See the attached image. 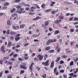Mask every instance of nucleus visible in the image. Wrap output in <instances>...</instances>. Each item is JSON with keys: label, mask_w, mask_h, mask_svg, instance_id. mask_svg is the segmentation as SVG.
<instances>
[{"label": "nucleus", "mask_w": 78, "mask_h": 78, "mask_svg": "<svg viewBox=\"0 0 78 78\" xmlns=\"http://www.w3.org/2000/svg\"><path fill=\"white\" fill-rule=\"evenodd\" d=\"M59 19H60L59 20H56L55 21L54 23H56V24H58V23H61V19H64V16H60L58 17Z\"/></svg>", "instance_id": "obj_1"}, {"label": "nucleus", "mask_w": 78, "mask_h": 78, "mask_svg": "<svg viewBox=\"0 0 78 78\" xmlns=\"http://www.w3.org/2000/svg\"><path fill=\"white\" fill-rule=\"evenodd\" d=\"M49 60H48L45 62H42V65H44L45 66H48L49 65Z\"/></svg>", "instance_id": "obj_2"}, {"label": "nucleus", "mask_w": 78, "mask_h": 78, "mask_svg": "<svg viewBox=\"0 0 78 78\" xmlns=\"http://www.w3.org/2000/svg\"><path fill=\"white\" fill-rule=\"evenodd\" d=\"M54 73H55V75H59V72L57 71V68H55L54 69Z\"/></svg>", "instance_id": "obj_3"}, {"label": "nucleus", "mask_w": 78, "mask_h": 78, "mask_svg": "<svg viewBox=\"0 0 78 78\" xmlns=\"http://www.w3.org/2000/svg\"><path fill=\"white\" fill-rule=\"evenodd\" d=\"M0 50L2 52V53H5L6 51L5 50V46L4 45H3L2 46Z\"/></svg>", "instance_id": "obj_4"}, {"label": "nucleus", "mask_w": 78, "mask_h": 78, "mask_svg": "<svg viewBox=\"0 0 78 78\" xmlns=\"http://www.w3.org/2000/svg\"><path fill=\"white\" fill-rule=\"evenodd\" d=\"M34 65V63H32L29 67V69L30 70V72H32V70H33V66Z\"/></svg>", "instance_id": "obj_5"}, {"label": "nucleus", "mask_w": 78, "mask_h": 78, "mask_svg": "<svg viewBox=\"0 0 78 78\" xmlns=\"http://www.w3.org/2000/svg\"><path fill=\"white\" fill-rule=\"evenodd\" d=\"M38 58H39V60L41 61L43 59V57H44V56L41 55V54H39L37 56Z\"/></svg>", "instance_id": "obj_6"}, {"label": "nucleus", "mask_w": 78, "mask_h": 78, "mask_svg": "<svg viewBox=\"0 0 78 78\" xmlns=\"http://www.w3.org/2000/svg\"><path fill=\"white\" fill-rule=\"evenodd\" d=\"M54 61H53L52 62L51 64L50 65V67L51 68H53V67H54Z\"/></svg>", "instance_id": "obj_7"}, {"label": "nucleus", "mask_w": 78, "mask_h": 78, "mask_svg": "<svg viewBox=\"0 0 78 78\" xmlns=\"http://www.w3.org/2000/svg\"><path fill=\"white\" fill-rule=\"evenodd\" d=\"M41 19V17H39V16H37L35 18L33 19V20H37L38 19Z\"/></svg>", "instance_id": "obj_8"}, {"label": "nucleus", "mask_w": 78, "mask_h": 78, "mask_svg": "<svg viewBox=\"0 0 78 78\" xmlns=\"http://www.w3.org/2000/svg\"><path fill=\"white\" fill-rule=\"evenodd\" d=\"M39 35H40V33H39L38 35H33V37H39Z\"/></svg>", "instance_id": "obj_9"}, {"label": "nucleus", "mask_w": 78, "mask_h": 78, "mask_svg": "<svg viewBox=\"0 0 78 78\" xmlns=\"http://www.w3.org/2000/svg\"><path fill=\"white\" fill-rule=\"evenodd\" d=\"M60 59H61V58H60V57H58L55 60V62H58V61H59L60 60Z\"/></svg>", "instance_id": "obj_10"}, {"label": "nucleus", "mask_w": 78, "mask_h": 78, "mask_svg": "<svg viewBox=\"0 0 78 78\" xmlns=\"http://www.w3.org/2000/svg\"><path fill=\"white\" fill-rule=\"evenodd\" d=\"M20 67L21 69H27V68L23 65H21Z\"/></svg>", "instance_id": "obj_11"}, {"label": "nucleus", "mask_w": 78, "mask_h": 78, "mask_svg": "<svg viewBox=\"0 0 78 78\" xmlns=\"http://www.w3.org/2000/svg\"><path fill=\"white\" fill-rule=\"evenodd\" d=\"M51 41V39L49 40L47 43V45H49L50 43H52Z\"/></svg>", "instance_id": "obj_12"}, {"label": "nucleus", "mask_w": 78, "mask_h": 78, "mask_svg": "<svg viewBox=\"0 0 78 78\" xmlns=\"http://www.w3.org/2000/svg\"><path fill=\"white\" fill-rule=\"evenodd\" d=\"M20 38L19 37H16L15 38V40L16 41H18L20 40Z\"/></svg>", "instance_id": "obj_13"}, {"label": "nucleus", "mask_w": 78, "mask_h": 78, "mask_svg": "<svg viewBox=\"0 0 78 78\" xmlns=\"http://www.w3.org/2000/svg\"><path fill=\"white\" fill-rule=\"evenodd\" d=\"M11 42H9L8 43V44L7 45V47H10L11 46Z\"/></svg>", "instance_id": "obj_14"}, {"label": "nucleus", "mask_w": 78, "mask_h": 78, "mask_svg": "<svg viewBox=\"0 0 78 78\" xmlns=\"http://www.w3.org/2000/svg\"><path fill=\"white\" fill-rule=\"evenodd\" d=\"M51 4L50 5V6H53V5H54V4H55V2H51Z\"/></svg>", "instance_id": "obj_15"}, {"label": "nucleus", "mask_w": 78, "mask_h": 78, "mask_svg": "<svg viewBox=\"0 0 78 78\" xmlns=\"http://www.w3.org/2000/svg\"><path fill=\"white\" fill-rule=\"evenodd\" d=\"M56 50L57 52H59L60 51V49L58 48V47H56Z\"/></svg>", "instance_id": "obj_16"}, {"label": "nucleus", "mask_w": 78, "mask_h": 78, "mask_svg": "<svg viewBox=\"0 0 78 78\" xmlns=\"http://www.w3.org/2000/svg\"><path fill=\"white\" fill-rule=\"evenodd\" d=\"M25 27V25L23 24V25H22L20 26V28H24Z\"/></svg>", "instance_id": "obj_17"}, {"label": "nucleus", "mask_w": 78, "mask_h": 78, "mask_svg": "<svg viewBox=\"0 0 78 78\" xmlns=\"http://www.w3.org/2000/svg\"><path fill=\"white\" fill-rule=\"evenodd\" d=\"M59 33V30H56L54 32V34H56Z\"/></svg>", "instance_id": "obj_18"}, {"label": "nucleus", "mask_w": 78, "mask_h": 78, "mask_svg": "<svg viewBox=\"0 0 78 78\" xmlns=\"http://www.w3.org/2000/svg\"><path fill=\"white\" fill-rule=\"evenodd\" d=\"M58 11V9H57V10H56V11H53L51 12V13H52V14H54L55 13V12H57Z\"/></svg>", "instance_id": "obj_19"}, {"label": "nucleus", "mask_w": 78, "mask_h": 78, "mask_svg": "<svg viewBox=\"0 0 78 78\" xmlns=\"http://www.w3.org/2000/svg\"><path fill=\"white\" fill-rule=\"evenodd\" d=\"M15 11H16V9L15 8H13L10 11L11 12H15Z\"/></svg>", "instance_id": "obj_20"}, {"label": "nucleus", "mask_w": 78, "mask_h": 78, "mask_svg": "<svg viewBox=\"0 0 78 78\" xmlns=\"http://www.w3.org/2000/svg\"><path fill=\"white\" fill-rule=\"evenodd\" d=\"M51 11V9H48L44 11L45 12H50Z\"/></svg>", "instance_id": "obj_21"}, {"label": "nucleus", "mask_w": 78, "mask_h": 78, "mask_svg": "<svg viewBox=\"0 0 78 78\" xmlns=\"http://www.w3.org/2000/svg\"><path fill=\"white\" fill-rule=\"evenodd\" d=\"M50 47H48L46 48H45V50L46 51H47V50H50Z\"/></svg>", "instance_id": "obj_22"}, {"label": "nucleus", "mask_w": 78, "mask_h": 78, "mask_svg": "<svg viewBox=\"0 0 78 78\" xmlns=\"http://www.w3.org/2000/svg\"><path fill=\"white\" fill-rule=\"evenodd\" d=\"M10 34H12V35H14V34H16V33L14 32H11Z\"/></svg>", "instance_id": "obj_23"}, {"label": "nucleus", "mask_w": 78, "mask_h": 78, "mask_svg": "<svg viewBox=\"0 0 78 78\" xmlns=\"http://www.w3.org/2000/svg\"><path fill=\"white\" fill-rule=\"evenodd\" d=\"M78 68H77L76 69V71L74 72V73H75V74H76V73L78 72Z\"/></svg>", "instance_id": "obj_24"}, {"label": "nucleus", "mask_w": 78, "mask_h": 78, "mask_svg": "<svg viewBox=\"0 0 78 78\" xmlns=\"http://www.w3.org/2000/svg\"><path fill=\"white\" fill-rule=\"evenodd\" d=\"M17 27L18 28H19V27L18 26L17 27L13 26V28H14L15 30H17Z\"/></svg>", "instance_id": "obj_25"}, {"label": "nucleus", "mask_w": 78, "mask_h": 78, "mask_svg": "<svg viewBox=\"0 0 78 78\" xmlns=\"http://www.w3.org/2000/svg\"><path fill=\"white\" fill-rule=\"evenodd\" d=\"M57 41V40L56 39H54L53 41L52 40H51V42H56Z\"/></svg>", "instance_id": "obj_26"}, {"label": "nucleus", "mask_w": 78, "mask_h": 78, "mask_svg": "<svg viewBox=\"0 0 78 78\" xmlns=\"http://www.w3.org/2000/svg\"><path fill=\"white\" fill-rule=\"evenodd\" d=\"M42 77L43 78H46V76H47V75L46 74H44L42 76Z\"/></svg>", "instance_id": "obj_27"}, {"label": "nucleus", "mask_w": 78, "mask_h": 78, "mask_svg": "<svg viewBox=\"0 0 78 78\" xmlns=\"http://www.w3.org/2000/svg\"><path fill=\"white\" fill-rule=\"evenodd\" d=\"M7 25H11V23H10V21L8 20L7 21Z\"/></svg>", "instance_id": "obj_28"}, {"label": "nucleus", "mask_w": 78, "mask_h": 78, "mask_svg": "<svg viewBox=\"0 0 78 78\" xmlns=\"http://www.w3.org/2000/svg\"><path fill=\"white\" fill-rule=\"evenodd\" d=\"M45 7V4H42L41 5V7H42V8H44Z\"/></svg>", "instance_id": "obj_29"}, {"label": "nucleus", "mask_w": 78, "mask_h": 78, "mask_svg": "<svg viewBox=\"0 0 78 78\" xmlns=\"http://www.w3.org/2000/svg\"><path fill=\"white\" fill-rule=\"evenodd\" d=\"M12 62H9L7 63V64H8L9 65H10V66H12Z\"/></svg>", "instance_id": "obj_30"}, {"label": "nucleus", "mask_w": 78, "mask_h": 78, "mask_svg": "<svg viewBox=\"0 0 78 78\" xmlns=\"http://www.w3.org/2000/svg\"><path fill=\"white\" fill-rule=\"evenodd\" d=\"M70 66H73L74 64H73V61H71L69 64Z\"/></svg>", "instance_id": "obj_31"}, {"label": "nucleus", "mask_w": 78, "mask_h": 78, "mask_svg": "<svg viewBox=\"0 0 78 78\" xmlns=\"http://www.w3.org/2000/svg\"><path fill=\"white\" fill-rule=\"evenodd\" d=\"M48 55H45L44 56V60H46V58H48Z\"/></svg>", "instance_id": "obj_32"}, {"label": "nucleus", "mask_w": 78, "mask_h": 78, "mask_svg": "<svg viewBox=\"0 0 78 78\" xmlns=\"http://www.w3.org/2000/svg\"><path fill=\"white\" fill-rule=\"evenodd\" d=\"M9 58V57H5L4 58L3 60L4 61H5V60H6V59H8Z\"/></svg>", "instance_id": "obj_33"}, {"label": "nucleus", "mask_w": 78, "mask_h": 78, "mask_svg": "<svg viewBox=\"0 0 78 78\" xmlns=\"http://www.w3.org/2000/svg\"><path fill=\"white\" fill-rule=\"evenodd\" d=\"M17 12L18 13H19V14H22V13L23 12H22L21 11H20L19 10H17Z\"/></svg>", "instance_id": "obj_34"}, {"label": "nucleus", "mask_w": 78, "mask_h": 78, "mask_svg": "<svg viewBox=\"0 0 78 78\" xmlns=\"http://www.w3.org/2000/svg\"><path fill=\"white\" fill-rule=\"evenodd\" d=\"M54 51H55L53 50H49L48 51V52L51 53H53V52H54Z\"/></svg>", "instance_id": "obj_35"}, {"label": "nucleus", "mask_w": 78, "mask_h": 78, "mask_svg": "<svg viewBox=\"0 0 78 78\" xmlns=\"http://www.w3.org/2000/svg\"><path fill=\"white\" fill-rule=\"evenodd\" d=\"M44 25L46 26L48 25V21L45 22L44 23Z\"/></svg>", "instance_id": "obj_36"}, {"label": "nucleus", "mask_w": 78, "mask_h": 78, "mask_svg": "<svg viewBox=\"0 0 78 78\" xmlns=\"http://www.w3.org/2000/svg\"><path fill=\"white\" fill-rule=\"evenodd\" d=\"M24 72H25V71L23 70H21L20 72V74L24 73Z\"/></svg>", "instance_id": "obj_37"}, {"label": "nucleus", "mask_w": 78, "mask_h": 78, "mask_svg": "<svg viewBox=\"0 0 78 78\" xmlns=\"http://www.w3.org/2000/svg\"><path fill=\"white\" fill-rule=\"evenodd\" d=\"M23 5L24 6H27L28 7H30V5L25 4L24 3H23Z\"/></svg>", "instance_id": "obj_38"}, {"label": "nucleus", "mask_w": 78, "mask_h": 78, "mask_svg": "<svg viewBox=\"0 0 78 78\" xmlns=\"http://www.w3.org/2000/svg\"><path fill=\"white\" fill-rule=\"evenodd\" d=\"M74 3H76L77 5H78V1H77L76 0H75L74 1Z\"/></svg>", "instance_id": "obj_39"}, {"label": "nucleus", "mask_w": 78, "mask_h": 78, "mask_svg": "<svg viewBox=\"0 0 78 78\" xmlns=\"http://www.w3.org/2000/svg\"><path fill=\"white\" fill-rule=\"evenodd\" d=\"M78 61V58H76V59H74V61L75 62H76L77 61Z\"/></svg>", "instance_id": "obj_40"}, {"label": "nucleus", "mask_w": 78, "mask_h": 78, "mask_svg": "<svg viewBox=\"0 0 78 78\" xmlns=\"http://www.w3.org/2000/svg\"><path fill=\"white\" fill-rule=\"evenodd\" d=\"M14 37H13V36H10V39H11V40H12V39H14Z\"/></svg>", "instance_id": "obj_41"}, {"label": "nucleus", "mask_w": 78, "mask_h": 78, "mask_svg": "<svg viewBox=\"0 0 78 78\" xmlns=\"http://www.w3.org/2000/svg\"><path fill=\"white\" fill-rule=\"evenodd\" d=\"M74 74L73 73H71L69 74V75L70 76H73Z\"/></svg>", "instance_id": "obj_42"}, {"label": "nucleus", "mask_w": 78, "mask_h": 78, "mask_svg": "<svg viewBox=\"0 0 78 78\" xmlns=\"http://www.w3.org/2000/svg\"><path fill=\"white\" fill-rule=\"evenodd\" d=\"M10 60V61H14L16 59L14 58H12Z\"/></svg>", "instance_id": "obj_43"}, {"label": "nucleus", "mask_w": 78, "mask_h": 78, "mask_svg": "<svg viewBox=\"0 0 78 78\" xmlns=\"http://www.w3.org/2000/svg\"><path fill=\"white\" fill-rule=\"evenodd\" d=\"M9 5V3L8 2H5L4 4V6H7Z\"/></svg>", "instance_id": "obj_44"}, {"label": "nucleus", "mask_w": 78, "mask_h": 78, "mask_svg": "<svg viewBox=\"0 0 78 78\" xmlns=\"http://www.w3.org/2000/svg\"><path fill=\"white\" fill-rule=\"evenodd\" d=\"M14 54V52H12L9 55V56H11L12 55Z\"/></svg>", "instance_id": "obj_45"}, {"label": "nucleus", "mask_w": 78, "mask_h": 78, "mask_svg": "<svg viewBox=\"0 0 78 78\" xmlns=\"http://www.w3.org/2000/svg\"><path fill=\"white\" fill-rule=\"evenodd\" d=\"M3 74V72L1 71L0 73V77H2V75Z\"/></svg>", "instance_id": "obj_46"}, {"label": "nucleus", "mask_w": 78, "mask_h": 78, "mask_svg": "<svg viewBox=\"0 0 78 78\" xmlns=\"http://www.w3.org/2000/svg\"><path fill=\"white\" fill-rule=\"evenodd\" d=\"M63 76L64 78H67V75L66 74H63Z\"/></svg>", "instance_id": "obj_47"}, {"label": "nucleus", "mask_w": 78, "mask_h": 78, "mask_svg": "<svg viewBox=\"0 0 78 78\" xmlns=\"http://www.w3.org/2000/svg\"><path fill=\"white\" fill-rule=\"evenodd\" d=\"M16 8H17V9H20V8H21V6L17 5L16 6Z\"/></svg>", "instance_id": "obj_48"}, {"label": "nucleus", "mask_w": 78, "mask_h": 78, "mask_svg": "<svg viewBox=\"0 0 78 78\" xmlns=\"http://www.w3.org/2000/svg\"><path fill=\"white\" fill-rule=\"evenodd\" d=\"M67 57L66 55H63L62 56V57L63 58H66Z\"/></svg>", "instance_id": "obj_49"}, {"label": "nucleus", "mask_w": 78, "mask_h": 78, "mask_svg": "<svg viewBox=\"0 0 78 78\" xmlns=\"http://www.w3.org/2000/svg\"><path fill=\"white\" fill-rule=\"evenodd\" d=\"M75 20H77L78 21V18L75 17L73 21H75Z\"/></svg>", "instance_id": "obj_50"}, {"label": "nucleus", "mask_w": 78, "mask_h": 78, "mask_svg": "<svg viewBox=\"0 0 78 78\" xmlns=\"http://www.w3.org/2000/svg\"><path fill=\"white\" fill-rule=\"evenodd\" d=\"M70 31L71 33H73L74 31V29H70Z\"/></svg>", "instance_id": "obj_51"}, {"label": "nucleus", "mask_w": 78, "mask_h": 78, "mask_svg": "<svg viewBox=\"0 0 78 78\" xmlns=\"http://www.w3.org/2000/svg\"><path fill=\"white\" fill-rule=\"evenodd\" d=\"M18 60L20 61H23V59L20 58H18Z\"/></svg>", "instance_id": "obj_52"}, {"label": "nucleus", "mask_w": 78, "mask_h": 78, "mask_svg": "<svg viewBox=\"0 0 78 78\" xmlns=\"http://www.w3.org/2000/svg\"><path fill=\"white\" fill-rule=\"evenodd\" d=\"M17 56V54H16L13 55V57L14 58H16Z\"/></svg>", "instance_id": "obj_53"}, {"label": "nucleus", "mask_w": 78, "mask_h": 78, "mask_svg": "<svg viewBox=\"0 0 78 78\" xmlns=\"http://www.w3.org/2000/svg\"><path fill=\"white\" fill-rule=\"evenodd\" d=\"M49 30L50 31H53V29H52V28L50 27L49 29Z\"/></svg>", "instance_id": "obj_54"}, {"label": "nucleus", "mask_w": 78, "mask_h": 78, "mask_svg": "<svg viewBox=\"0 0 78 78\" xmlns=\"http://www.w3.org/2000/svg\"><path fill=\"white\" fill-rule=\"evenodd\" d=\"M20 1V0H15V2H16V3H18V2H19Z\"/></svg>", "instance_id": "obj_55"}, {"label": "nucleus", "mask_w": 78, "mask_h": 78, "mask_svg": "<svg viewBox=\"0 0 78 78\" xmlns=\"http://www.w3.org/2000/svg\"><path fill=\"white\" fill-rule=\"evenodd\" d=\"M5 73H6V74H7V73H9V71L8 70H5Z\"/></svg>", "instance_id": "obj_56"}, {"label": "nucleus", "mask_w": 78, "mask_h": 78, "mask_svg": "<svg viewBox=\"0 0 78 78\" xmlns=\"http://www.w3.org/2000/svg\"><path fill=\"white\" fill-rule=\"evenodd\" d=\"M28 45H29V44L28 43H26L24 45V47H26V46Z\"/></svg>", "instance_id": "obj_57"}, {"label": "nucleus", "mask_w": 78, "mask_h": 78, "mask_svg": "<svg viewBox=\"0 0 78 78\" xmlns=\"http://www.w3.org/2000/svg\"><path fill=\"white\" fill-rule=\"evenodd\" d=\"M7 34H9V30H8L6 32Z\"/></svg>", "instance_id": "obj_58"}, {"label": "nucleus", "mask_w": 78, "mask_h": 78, "mask_svg": "<svg viewBox=\"0 0 78 78\" xmlns=\"http://www.w3.org/2000/svg\"><path fill=\"white\" fill-rule=\"evenodd\" d=\"M60 64H64V61H62V60H61V61H60Z\"/></svg>", "instance_id": "obj_59"}, {"label": "nucleus", "mask_w": 78, "mask_h": 78, "mask_svg": "<svg viewBox=\"0 0 78 78\" xmlns=\"http://www.w3.org/2000/svg\"><path fill=\"white\" fill-rule=\"evenodd\" d=\"M73 19V17L70 18L69 19V21H71V20H72Z\"/></svg>", "instance_id": "obj_60"}, {"label": "nucleus", "mask_w": 78, "mask_h": 78, "mask_svg": "<svg viewBox=\"0 0 78 78\" xmlns=\"http://www.w3.org/2000/svg\"><path fill=\"white\" fill-rule=\"evenodd\" d=\"M34 61H38L39 60H38V58H34Z\"/></svg>", "instance_id": "obj_61"}, {"label": "nucleus", "mask_w": 78, "mask_h": 78, "mask_svg": "<svg viewBox=\"0 0 78 78\" xmlns=\"http://www.w3.org/2000/svg\"><path fill=\"white\" fill-rule=\"evenodd\" d=\"M20 36V35L19 34H17L16 35V37H18L19 36Z\"/></svg>", "instance_id": "obj_62"}, {"label": "nucleus", "mask_w": 78, "mask_h": 78, "mask_svg": "<svg viewBox=\"0 0 78 78\" xmlns=\"http://www.w3.org/2000/svg\"><path fill=\"white\" fill-rule=\"evenodd\" d=\"M64 71L63 70H61L60 71V72L61 73H64Z\"/></svg>", "instance_id": "obj_63"}, {"label": "nucleus", "mask_w": 78, "mask_h": 78, "mask_svg": "<svg viewBox=\"0 0 78 78\" xmlns=\"http://www.w3.org/2000/svg\"><path fill=\"white\" fill-rule=\"evenodd\" d=\"M7 78H12V76H9L7 77Z\"/></svg>", "instance_id": "obj_64"}]
</instances>
